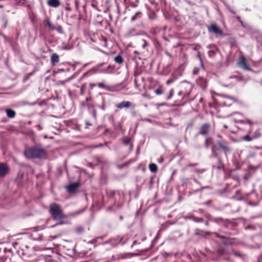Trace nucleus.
<instances>
[{
	"mask_svg": "<svg viewBox=\"0 0 262 262\" xmlns=\"http://www.w3.org/2000/svg\"><path fill=\"white\" fill-rule=\"evenodd\" d=\"M113 125L115 129H118L121 132L122 131V126L120 122H119L116 124L114 123Z\"/></svg>",
	"mask_w": 262,
	"mask_h": 262,
	"instance_id": "34",
	"label": "nucleus"
},
{
	"mask_svg": "<svg viewBox=\"0 0 262 262\" xmlns=\"http://www.w3.org/2000/svg\"><path fill=\"white\" fill-rule=\"evenodd\" d=\"M173 93H174L173 90L172 89L171 90L169 91V93L168 95L167 96V97L166 98V100L170 99L172 98V97L173 96Z\"/></svg>",
	"mask_w": 262,
	"mask_h": 262,
	"instance_id": "40",
	"label": "nucleus"
},
{
	"mask_svg": "<svg viewBox=\"0 0 262 262\" xmlns=\"http://www.w3.org/2000/svg\"><path fill=\"white\" fill-rule=\"evenodd\" d=\"M196 83L200 86L202 89L205 90L207 88L208 82L207 80L203 77H199L196 79Z\"/></svg>",
	"mask_w": 262,
	"mask_h": 262,
	"instance_id": "11",
	"label": "nucleus"
},
{
	"mask_svg": "<svg viewBox=\"0 0 262 262\" xmlns=\"http://www.w3.org/2000/svg\"><path fill=\"white\" fill-rule=\"evenodd\" d=\"M70 78L67 79L66 80H59L57 81L56 84L57 85H60V84H63L66 82L68 81Z\"/></svg>",
	"mask_w": 262,
	"mask_h": 262,
	"instance_id": "44",
	"label": "nucleus"
},
{
	"mask_svg": "<svg viewBox=\"0 0 262 262\" xmlns=\"http://www.w3.org/2000/svg\"><path fill=\"white\" fill-rule=\"evenodd\" d=\"M141 13L140 12H137L134 16L132 17L130 19L131 21H134L137 18H140L141 17Z\"/></svg>",
	"mask_w": 262,
	"mask_h": 262,
	"instance_id": "31",
	"label": "nucleus"
},
{
	"mask_svg": "<svg viewBox=\"0 0 262 262\" xmlns=\"http://www.w3.org/2000/svg\"><path fill=\"white\" fill-rule=\"evenodd\" d=\"M155 93L157 95H160L163 93V91L161 86H159L158 88L155 90Z\"/></svg>",
	"mask_w": 262,
	"mask_h": 262,
	"instance_id": "33",
	"label": "nucleus"
},
{
	"mask_svg": "<svg viewBox=\"0 0 262 262\" xmlns=\"http://www.w3.org/2000/svg\"><path fill=\"white\" fill-rule=\"evenodd\" d=\"M243 140L246 141H251L253 140L252 136L250 137L248 135H247L243 137Z\"/></svg>",
	"mask_w": 262,
	"mask_h": 262,
	"instance_id": "38",
	"label": "nucleus"
},
{
	"mask_svg": "<svg viewBox=\"0 0 262 262\" xmlns=\"http://www.w3.org/2000/svg\"><path fill=\"white\" fill-rule=\"evenodd\" d=\"M219 238H221L222 239L224 240V239H229V236H223V235H220V236L219 237Z\"/></svg>",
	"mask_w": 262,
	"mask_h": 262,
	"instance_id": "48",
	"label": "nucleus"
},
{
	"mask_svg": "<svg viewBox=\"0 0 262 262\" xmlns=\"http://www.w3.org/2000/svg\"><path fill=\"white\" fill-rule=\"evenodd\" d=\"M59 56L56 53H53L51 57V62L54 65L59 62Z\"/></svg>",
	"mask_w": 262,
	"mask_h": 262,
	"instance_id": "20",
	"label": "nucleus"
},
{
	"mask_svg": "<svg viewBox=\"0 0 262 262\" xmlns=\"http://www.w3.org/2000/svg\"><path fill=\"white\" fill-rule=\"evenodd\" d=\"M209 220L216 224H222L223 226L224 225V224H225V222L227 221V219H224L221 217L213 218L210 215Z\"/></svg>",
	"mask_w": 262,
	"mask_h": 262,
	"instance_id": "13",
	"label": "nucleus"
},
{
	"mask_svg": "<svg viewBox=\"0 0 262 262\" xmlns=\"http://www.w3.org/2000/svg\"><path fill=\"white\" fill-rule=\"evenodd\" d=\"M115 61L119 64H121L123 62V59L120 55L116 56L114 58Z\"/></svg>",
	"mask_w": 262,
	"mask_h": 262,
	"instance_id": "28",
	"label": "nucleus"
},
{
	"mask_svg": "<svg viewBox=\"0 0 262 262\" xmlns=\"http://www.w3.org/2000/svg\"><path fill=\"white\" fill-rule=\"evenodd\" d=\"M260 136H261V134L260 133V129H257L253 133V135L252 136L253 139L258 138L259 137H260Z\"/></svg>",
	"mask_w": 262,
	"mask_h": 262,
	"instance_id": "29",
	"label": "nucleus"
},
{
	"mask_svg": "<svg viewBox=\"0 0 262 262\" xmlns=\"http://www.w3.org/2000/svg\"><path fill=\"white\" fill-rule=\"evenodd\" d=\"M89 109L90 110L92 109L93 116L96 119L97 117V114H96V111L95 110L94 106L92 105V106H90Z\"/></svg>",
	"mask_w": 262,
	"mask_h": 262,
	"instance_id": "39",
	"label": "nucleus"
},
{
	"mask_svg": "<svg viewBox=\"0 0 262 262\" xmlns=\"http://www.w3.org/2000/svg\"><path fill=\"white\" fill-rule=\"evenodd\" d=\"M173 81V79H168V80H167L166 81V84L167 85L170 84L171 83H172V82Z\"/></svg>",
	"mask_w": 262,
	"mask_h": 262,
	"instance_id": "58",
	"label": "nucleus"
},
{
	"mask_svg": "<svg viewBox=\"0 0 262 262\" xmlns=\"http://www.w3.org/2000/svg\"><path fill=\"white\" fill-rule=\"evenodd\" d=\"M232 253L233 254L236 256V257H240V258H242L244 256H245V254H242L239 251H232Z\"/></svg>",
	"mask_w": 262,
	"mask_h": 262,
	"instance_id": "32",
	"label": "nucleus"
},
{
	"mask_svg": "<svg viewBox=\"0 0 262 262\" xmlns=\"http://www.w3.org/2000/svg\"><path fill=\"white\" fill-rule=\"evenodd\" d=\"M135 31V29H130L129 31V33L131 35H139V33H136V34H134V32Z\"/></svg>",
	"mask_w": 262,
	"mask_h": 262,
	"instance_id": "50",
	"label": "nucleus"
},
{
	"mask_svg": "<svg viewBox=\"0 0 262 262\" xmlns=\"http://www.w3.org/2000/svg\"><path fill=\"white\" fill-rule=\"evenodd\" d=\"M132 105L130 101H122L118 104H117L116 107L119 109H122L123 107L128 108Z\"/></svg>",
	"mask_w": 262,
	"mask_h": 262,
	"instance_id": "15",
	"label": "nucleus"
},
{
	"mask_svg": "<svg viewBox=\"0 0 262 262\" xmlns=\"http://www.w3.org/2000/svg\"><path fill=\"white\" fill-rule=\"evenodd\" d=\"M82 212H83V210H80L77 211H76V212H75L73 213V215H77V214H80V213H82Z\"/></svg>",
	"mask_w": 262,
	"mask_h": 262,
	"instance_id": "56",
	"label": "nucleus"
},
{
	"mask_svg": "<svg viewBox=\"0 0 262 262\" xmlns=\"http://www.w3.org/2000/svg\"><path fill=\"white\" fill-rule=\"evenodd\" d=\"M108 120L112 122L113 124H114V116L113 115H110L108 117Z\"/></svg>",
	"mask_w": 262,
	"mask_h": 262,
	"instance_id": "46",
	"label": "nucleus"
},
{
	"mask_svg": "<svg viewBox=\"0 0 262 262\" xmlns=\"http://www.w3.org/2000/svg\"><path fill=\"white\" fill-rule=\"evenodd\" d=\"M194 171L196 173H199L203 172V170L199 169H195Z\"/></svg>",
	"mask_w": 262,
	"mask_h": 262,
	"instance_id": "53",
	"label": "nucleus"
},
{
	"mask_svg": "<svg viewBox=\"0 0 262 262\" xmlns=\"http://www.w3.org/2000/svg\"><path fill=\"white\" fill-rule=\"evenodd\" d=\"M49 212L51 214L53 220L55 221H60L67 217L66 215L64 214L60 206L56 203L50 204Z\"/></svg>",
	"mask_w": 262,
	"mask_h": 262,
	"instance_id": "3",
	"label": "nucleus"
},
{
	"mask_svg": "<svg viewBox=\"0 0 262 262\" xmlns=\"http://www.w3.org/2000/svg\"><path fill=\"white\" fill-rule=\"evenodd\" d=\"M149 168L151 172H156L158 170V167L156 164L154 163H151L149 165Z\"/></svg>",
	"mask_w": 262,
	"mask_h": 262,
	"instance_id": "25",
	"label": "nucleus"
},
{
	"mask_svg": "<svg viewBox=\"0 0 262 262\" xmlns=\"http://www.w3.org/2000/svg\"><path fill=\"white\" fill-rule=\"evenodd\" d=\"M211 144L212 146L213 145V144H215L213 142V139L212 138L209 137H207L205 139V143H204V145H205V147L206 148H208L209 147V145Z\"/></svg>",
	"mask_w": 262,
	"mask_h": 262,
	"instance_id": "19",
	"label": "nucleus"
},
{
	"mask_svg": "<svg viewBox=\"0 0 262 262\" xmlns=\"http://www.w3.org/2000/svg\"><path fill=\"white\" fill-rule=\"evenodd\" d=\"M212 202L213 201L212 200H208L207 201L203 203V204L208 206H210L212 204Z\"/></svg>",
	"mask_w": 262,
	"mask_h": 262,
	"instance_id": "42",
	"label": "nucleus"
},
{
	"mask_svg": "<svg viewBox=\"0 0 262 262\" xmlns=\"http://www.w3.org/2000/svg\"><path fill=\"white\" fill-rule=\"evenodd\" d=\"M216 252L219 256H223L227 254L225 248L222 246H219L216 248Z\"/></svg>",
	"mask_w": 262,
	"mask_h": 262,
	"instance_id": "16",
	"label": "nucleus"
},
{
	"mask_svg": "<svg viewBox=\"0 0 262 262\" xmlns=\"http://www.w3.org/2000/svg\"><path fill=\"white\" fill-rule=\"evenodd\" d=\"M47 4L50 7L57 8L60 5V2L59 0H48Z\"/></svg>",
	"mask_w": 262,
	"mask_h": 262,
	"instance_id": "14",
	"label": "nucleus"
},
{
	"mask_svg": "<svg viewBox=\"0 0 262 262\" xmlns=\"http://www.w3.org/2000/svg\"><path fill=\"white\" fill-rule=\"evenodd\" d=\"M5 112L7 114V116L9 118H13L16 116V113L14 111L10 108H6Z\"/></svg>",
	"mask_w": 262,
	"mask_h": 262,
	"instance_id": "18",
	"label": "nucleus"
},
{
	"mask_svg": "<svg viewBox=\"0 0 262 262\" xmlns=\"http://www.w3.org/2000/svg\"><path fill=\"white\" fill-rule=\"evenodd\" d=\"M239 67L246 71H251L249 66L247 63L246 59L244 57L241 58L238 62Z\"/></svg>",
	"mask_w": 262,
	"mask_h": 262,
	"instance_id": "12",
	"label": "nucleus"
},
{
	"mask_svg": "<svg viewBox=\"0 0 262 262\" xmlns=\"http://www.w3.org/2000/svg\"><path fill=\"white\" fill-rule=\"evenodd\" d=\"M56 30L59 33H63V31L62 27L60 25H57L54 26V30Z\"/></svg>",
	"mask_w": 262,
	"mask_h": 262,
	"instance_id": "30",
	"label": "nucleus"
},
{
	"mask_svg": "<svg viewBox=\"0 0 262 262\" xmlns=\"http://www.w3.org/2000/svg\"><path fill=\"white\" fill-rule=\"evenodd\" d=\"M96 85H97V84H95V83H90V86L91 89H92L94 87H95Z\"/></svg>",
	"mask_w": 262,
	"mask_h": 262,
	"instance_id": "61",
	"label": "nucleus"
},
{
	"mask_svg": "<svg viewBox=\"0 0 262 262\" xmlns=\"http://www.w3.org/2000/svg\"><path fill=\"white\" fill-rule=\"evenodd\" d=\"M198 165V163H189L188 165V166H189V167H193V166H196Z\"/></svg>",
	"mask_w": 262,
	"mask_h": 262,
	"instance_id": "54",
	"label": "nucleus"
},
{
	"mask_svg": "<svg viewBox=\"0 0 262 262\" xmlns=\"http://www.w3.org/2000/svg\"><path fill=\"white\" fill-rule=\"evenodd\" d=\"M97 69L96 68H92V69L90 70L88 72H85L82 76V78H84L85 77L91 76L93 74H94L96 73Z\"/></svg>",
	"mask_w": 262,
	"mask_h": 262,
	"instance_id": "21",
	"label": "nucleus"
},
{
	"mask_svg": "<svg viewBox=\"0 0 262 262\" xmlns=\"http://www.w3.org/2000/svg\"><path fill=\"white\" fill-rule=\"evenodd\" d=\"M75 230L76 233L79 235L83 234L85 231L84 228L81 226L76 227Z\"/></svg>",
	"mask_w": 262,
	"mask_h": 262,
	"instance_id": "24",
	"label": "nucleus"
},
{
	"mask_svg": "<svg viewBox=\"0 0 262 262\" xmlns=\"http://www.w3.org/2000/svg\"><path fill=\"white\" fill-rule=\"evenodd\" d=\"M138 3V1H137L136 2V3L131 2L130 4V6L132 7H133V8L136 7L137 6V3Z\"/></svg>",
	"mask_w": 262,
	"mask_h": 262,
	"instance_id": "47",
	"label": "nucleus"
},
{
	"mask_svg": "<svg viewBox=\"0 0 262 262\" xmlns=\"http://www.w3.org/2000/svg\"><path fill=\"white\" fill-rule=\"evenodd\" d=\"M212 235H214L216 237H217V238H219V236H220V235L218 233L215 232H212Z\"/></svg>",
	"mask_w": 262,
	"mask_h": 262,
	"instance_id": "59",
	"label": "nucleus"
},
{
	"mask_svg": "<svg viewBox=\"0 0 262 262\" xmlns=\"http://www.w3.org/2000/svg\"><path fill=\"white\" fill-rule=\"evenodd\" d=\"M98 164L94 165L92 163H88V166L92 168H94L95 166L97 165Z\"/></svg>",
	"mask_w": 262,
	"mask_h": 262,
	"instance_id": "51",
	"label": "nucleus"
},
{
	"mask_svg": "<svg viewBox=\"0 0 262 262\" xmlns=\"http://www.w3.org/2000/svg\"><path fill=\"white\" fill-rule=\"evenodd\" d=\"M116 194V192L115 190H110V191L108 193L109 197L110 198H113Z\"/></svg>",
	"mask_w": 262,
	"mask_h": 262,
	"instance_id": "43",
	"label": "nucleus"
},
{
	"mask_svg": "<svg viewBox=\"0 0 262 262\" xmlns=\"http://www.w3.org/2000/svg\"><path fill=\"white\" fill-rule=\"evenodd\" d=\"M248 204L250 205H251V206H256L257 205L256 203H253L252 202H249L248 203Z\"/></svg>",
	"mask_w": 262,
	"mask_h": 262,
	"instance_id": "62",
	"label": "nucleus"
},
{
	"mask_svg": "<svg viewBox=\"0 0 262 262\" xmlns=\"http://www.w3.org/2000/svg\"><path fill=\"white\" fill-rule=\"evenodd\" d=\"M238 223L232 222L228 219H227V221L224 224L223 227L226 228L227 230L225 231V234L230 235H235L238 234L239 231L236 228Z\"/></svg>",
	"mask_w": 262,
	"mask_h": 262,
	"instance_id": "4",
	"label": "nucleus"
},
{
	"mask_svg": "<svg viewBox=\"0 0 262 262\" xmlns=\"http://www.w3.org/2000/svg\"><path fill=\"white\" fill-rule=\"evenodd\" d=\"M79 187V183L78 182L74 183L66 187L67 191L70 193H74L77 191Z\"/></svg>",
	"mask_w": 262,
	"mask_h": 262,
	"instance_id": "10",
	"label": "nucleus"
},
{
	"mask_svg": "<svg viewBox=\"0 0 262 262\" xmlns=\"http://www.w3.org/2000/svg\"><path fill=\"white\" fill-rule=\"evenodd\" d=\"M240 122L243 124L248 123L250 125H252L253 124V122L248 119L245 120H241Z\"/></svg>",
	"mask_w": 262,
	"mask_h": 262,
	"instance_id": "41",
	"label": "nucleus"
},
{
	"mask_svg": "<svg viewBox=\"0 0 262 262\" xmlns=\"http://www.w3.org/2000/svg\"><path fill=\"white\" fill-rule=\"evenodd\" d=\"M24 155L26 158L29 159L43 160L47 158V152L40 145H35L26 147L24 150Z\"/></svg>",
	"mask_w": 262,
	"mask_h": 262,
	"instance_id": "1",
	"label": "nucleus"
},
{
	"mask_svg": "<svg viewBox=\"0 0 262 262\" xmlns=\"http://www.w3.org/2000/svg\"><path fill=\"white\" fill-rule=\"evenodd\" d=\"M129 163H130V161H129L128 162H124L122 164L118 165L117 167L119 169H121L124 167L127 166Z\"/></svg>",
	"mask_w": 262,
	"mask_h": 262,
	"instance_id": "37",
	"label": "nucleus"
},
{
	"mask_svg": "<svg viewBox=\"0 0 262 262\" xmlns=\"http://www.w3.org/2000/svg\"><path fill=\"white\" fill-rule=\"evenodd\" d=\"M122 206H123L122 204H119L117 205V207L118 208H121L122 207Z\"/></svg>",
	"mask_w": 262,
	"mask_h": 262,
	"instance_id": "64",
	"label": "nucleus"
},
{
	"mask_svg": "<svg viewBox=\"0 0 262 262\" xmlns=\"http://www.w3.org/2000/svg\"><path fill=\"white\" fill-rule=\"evenodd\" d=\"M214 54H215V52H214V51H209L208 52V55H209V56H212V55H214Z\"/></svg>",
	"mask_w": 262,
	"mask_h": 262,
	"instance_id": "57",
	"label": "nucleus"
},
{
	"mask_svg": "<svg viewBox=\"0 0 262 262\" xmlns=\"http://www.w3.org/2000/svg\"><path fill=\"white\" fill-rule=\"evenodd\" d=\"M189 219H192L193 221L197 223H201L204 221V219L202 217H196L194 215H191L189 217Z\"/></svg>",
	"mask_w": 262,
	"mask_h": 262,
	"instance_id": "26",
	"label": "nucleus"
},
{
	"mask_svg": "<svg viewBox=\"0 0 262 262\" xmlns=\"http://www.w3.org/2000/svg\"><path fill=\"white\" fill-rule=\"evenodd\" d=\"M210 127L211 125L209 123H203L200 126L199 133L203 136H207L209 134Z\"/></svg>",
	"mask_w": 262,
	"mask_h": 262,
	"instance_id": "7",
	"label": "nucleus"
},
{
	"mask_svg": "<svg viewBox=\"0 0 262 262\" xmlns=\"http://www.w3.org/2000/svg\"><path fill=\"white\" fill-rule=\"evenodd\" d=\"M214 149L215 153H223L227 158L228 156L231 154L233 151V148L231 143L225 140H219L216 142V144H213L211 146V155H212V149Z\"/></svg>",
	"mask_w": 262,
	"mask_h": 262,
	"instance_id": "2",
	"label": "nucleus"
},
{
	"mask_svg": "<svg viewBox=\"0 0 262 262\" xmlns=\"http://www.w3.org/2000/svg\"><path fill=\"white\" fill-rule=\"evenodd\" d=\"M248 167V169H249L255 170L258 167V166L255 167L252 165H249Z\"/></svg>",
	"mask_w": 262,
	"mask_h": 262,
	"instance_id": "49",
	"label": "nucleus"
},
{
	"mask_svg": "<svg viewBox=\"0 0 262 262\" xmlns=\"http://www.w3.org/2000/svg\"><path fill=\"white\" fill-rule=\"evenodd\" d=\"M10 168L8 164L5 163H0V177H4L9 173Z\"/></svg>",
	"mask_w": 262,
	"mask_h": 262,
	"instance_id": "8",
	"label": "nucleus"
},
{
	"mask_svg": "<svg viewBox=\"0 0 262 262\" xmlns=\"http://www.w3.org/2000/svg\"><path fill=\"white\" fill-rule=\"evenodd\" d=\"M236 239L235 238H232L229 237V239H224L222 241V243L223 245H224L225 246H232L235 244V243L233 242L232 241L236 240Z\"/></svg>",
	"mask_w": 262,
	"mask_h": 262,
	"instance_id": "17",
	"label": "nucleus"
},
{
	"mask_svg": "<svg viewBox=\"0 0 262 262\" xmlns=\"http://www.w3.org/2000/svg\"><path fill=\"white\" fill-rule=\"evenodd\" d=\"M63 223H64V222H60L59 223H57L56 224H55V225H54L52 226V227H55V226H57V225H62V224H63Z\"/></svg>",
	"mask_w": 262,
	"mask_h": 262,
	"instance_id": "60",
	"label": "nucleus"
},
{
	"mask_svg": "<svg viewBox=\"0 0 262 262\" xmlns=\"http://www.w3.org/2000/svg\"><path fill=\"white\" fill-rule=\"evenodd\" d=\"M4 252L7 255L5 257V260H6L7 258L10 259V257L12 256V251L11 250H7L6 248H5L4 249Z\"/></svg>",
	"mask_w": 262,
	"mask_h": 262,
	"instance_id": "27",
	"label": "nucleus"
},
{
	"mask_svg": "<svg viewBox=\"0 0 262 262\" xmlns=\"http://www.w3.org/2000/svg\"><path fill=\"white\" fill-rule=\"evenodd\" d=\"M75 4L76 9L78 10V7H79V2L77 1H75Z\"/></svg>",
	"mask_w": 262,
	"mask_h": 262,
	"instance_id": "55",
	"label": "nucleus"
},
{
	"mask_svg": "<svg viewBox=\"0 0 262 262\" xmlns=\"http://www.w3.org/2000/svg\"><path fill=\"white\" fill-rule=\"evenodd\" d=\"M141 46L143 49H145V48L149 46V44L148 43L147 40H146L144 39L141 40Z\"/></svg>",
	"mask_w": 262,
	"mask_h": 262,
	"instance_id": "35",
	"label": "nucleus"
},
{
	"mask_svg": "<svg viewBox=\"0 0 262 262\" xmlns=\"http://www.w3.org/2000/svg\"><path fill=\"white\" fill-rule=\"evenodd\" d=\"M97 85L100 88L104 89H105L108 91L112 90V86H109V85H106L103 82H99V83H97Z\"/></svg>",
	"mask_w": 262,
	"mask_h": 262,
	"instance_id": "23",
	"label": "nucleus"
},
{
	"mask_svg": "<svg viewBox=\"0 0 262 262\" xmlns=\"http://www.w3.org/2000/svg\"><path fill=\"white\" fill-rule=\"evenodd\" d=\"M122 143L125 145H130V150H131L133 148V144L130 142V139L127 137H124L122 138Z\"/></svg>",
	"mask_w": 262,
	"mask_h": 262,
	"instance_id": "22",
	"label": "nucleus"
},
{
	"mask_svg": "<svg viewBox=\"0 0 262 262\" xmlns=\"http://www.w3.org/2000/svg\"><path fill=\"white\" fill-rule=\"evenodd\" d=\"M211 156L216 158L217 160V163L216 164H212V168L219 170H224V165L221 156L219 153H215L214 148L212 149V155H211Z\"/></svg>",
	"mask_w": 262,
	"mask_h": 262,
	"instance_id": "5",
	"label": "nucleus"
},
{
	"mask_svg": "<svg viewBox=\"0 0 262 262\" xmlns=\"http://www.w3.org/2000/svg\"><path fill=\"white\" fill-rule=\"evenodd\" d=\"M199 69L198 68H195L194 69L193 71V75H196L199 72Z\"/></svg>",
	"mask_w": 262,
	"mask_h": 262,
	"instance_id": "52",
	"label": "nucleus"
},
{
	"mask_svg": "<svg viewBox=\"0 0 262 262\" xmlns=\"http://www.w3.org/2000/svg\"><path fill=\"white\" fill-rule=\"evenodd\" d=\"M248 178H249V176H248V174H245L244 176V179L245 180H248Z\"/></svg>",
	"mask_w": 262,
	"mask_h": 262,
	"instance_id": "63",
	"label": "nucleus"
},
{
	"mask_svg": "<svg viewBox=\"0 0 262 262\" xmlns=\"http://www.w3.org/2000/svg\"><path fill=\"white\" fill-rule=\"evenodd\" d=\"M98 107H99L100 108H101L102 110H104L106 107L105 104L104 102H102V104L101 105H98Z\"/></svg>",
	"mask_w": 262,
	"mask_h": 262,
	"instance_id": "45",
	"label": "nucleus"
},
{
	"mask_svg": "<svg viewBox=\"0 0 262 262\" xmlns=\"http://www.w3.org/2000/svg\"><path fill=\"white\" fill-rule=\"evenodd\" d=\"M208 31L210 33H213L216 37H223L225 35L223 30L220 29L216 24H211L208 27Z\"/></svg>",
	"mask_w": 262,
	"mask_h": 262,
	"instance_id": "6",
	"label": "nucleus"
},
{
	"mask_svg": "<svg viewBox=\"0 0 262 262\" xmlns=\"http://www.w3.org/2000/svg\"><path fill=\"white\" fill-rule=\"evenodd\" d=\"M123 238V237L117 236L109 240L107 243H110V244L113 246H116L119 243H122V245H124L126 241L122 242Z\"/></svg>",
	"mask_w": 262,
	"mask_h": 262,
	"instance_id": "9",
	"label": "nucleus"
},
{
	"mask_svg": "<svg viewBox=\"0 0 262 262\" xmlns=\"http://www.w3.org/2000/svg\"><path fill=\"white\" fill-rule=\"evenodd\" d=\"M46 25L50 30H54L55 26L53 25L49 20L46 21Z\"/></svg>",
	"mask_w": 262,
	"mask_h": 262,
	"instance_id": "36",
	"label": "nucleus"
}]
</instances>
